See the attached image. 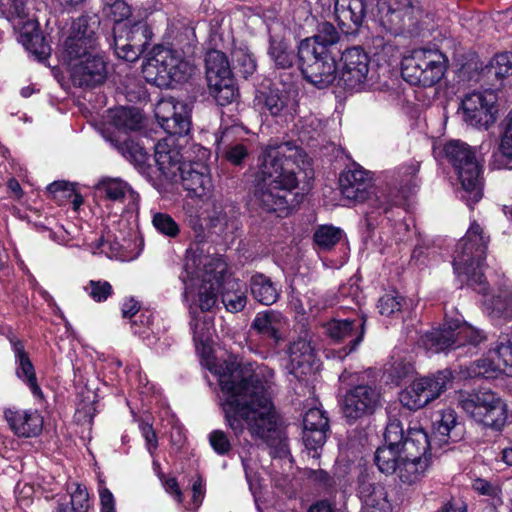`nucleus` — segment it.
Returning a JSON list of instances; mask_svg holds the SVG:
<instances>
[{
    "label": "nucleus",
    "mask_w": 512,
    "mask_h": 512,
    "mask_svg": "<svg viewBox=\"0 0 512 512\" xmlns=\"http://www.w3.org/2000/svg\"><path fill=\"white\" fill-rule=\"evenodd\" d=\"M208 88L210 94L221 106L232 103L238 95L237 88L234 85L233 77H224V79L217 81V85L215 86H212L211 83H208Z\"/></svg>",
    "instance_id": "79ce46f5"
},
{
    "label": "nucleus",
    "mask_w": 512,
    "mask_h": 512,
    "mask_svg": "<svg viewBox=\"0 0 512 512\" xmlns=\"http://www.w3.org/2000/svg\"><path fill=\"white\" fill-rule=\"evenodd\" d=\"M489 236L477 222H472L465 236L457 243L453 257L454 271L465 276L469 285L484 295V310L493 319L512 318V286L504 284L492 295L486 293L487 285L483 277Z\"/></svg>",
    "instance_id": "7ed1b4c3"
},
{
    "label": "nucleus",
    "mask_w": 512,
    "mask_h": 512,
    "mask_svg": "<svg viewBox=\"0 0 512 512\" xmlns=\"http://www.w3.org/2000/svg\"><path fill=\"white\" fill-rule=\"evenodd\" d=\"M97 47L95 22L91 24L86 17H79L73 21L69 36L64 42L65 57L70 61H80L88 55L100 54Z\"/></svg>",
    "instance_id": "ddd939ff"
},
{
    "label": "nucleus",
    "mask_w": 512,
    "mask_h": 512,
    "mask_svg": "<svg viewBox=\"0 0 512 512\" xmlns=\"http://www.w3.org/2000/svg\"><path fill=\"white\" fill-rule=\"evenodd\" d=\"M269 55L279 68H289L293 64V58L287 51V45L281 40H270Z\"/></svg>",
    "instance_id": "603ef678"
},
{
    "label": "nucleus",
    "mask_w": 512,
    "mask_h": 512,
    "mask_svg": "<svg viewBox=\"0 0 512 512\" xmlns=\"http://www.w3.org/2000/svg\"><path fill=\"white\" fill-rule=\"evenodd\" d=\"M340 34L330 23L322 24V85L336 84L354 89L369 72V57L360 47L344 52L337 46Z\"/></svg>",
    "instance_id": "20e7f679"
},
{
    "label": "nucleus",
    "mask_w": 512,
    "mask_h": 512,
    "mask_svg": "<svg viewBox=\"0 0 512 512\" xmlns=\"http://www.w3.org/2000/svg\"><path fill=\"white\" fill-rule=\"evenodd\" d=\"M420 10L413 0H401L396 6L389 5L386 11H381L380 27L386 35L377 34L372 37V46L377 54L393 56L397 48L392 38L405 32H412L416 28Z\"/></svg>",
    "instance_id": "423d86ee"
},
{
    "label": "nucleus",
    "mask_w": 512,
    "mask_h": 512,
    "mask_svg": "<svg viewBox=\"0 0 512 512\" xmlns=\"http://www.w3.org/2000/svg\"><path fill=\"white\" fill-rule=\"evenodd\" d=\"M193 71L192 66L176 51L159 47L143 66L148 82L159 87H170L173 83L186 81Z\"/></svg>",
    "instance_id": "9d476101"
},
{
    "label": "nucleus",
    "mask_w": 512,
    "mask_h": 512,
    "mask_svg": "<svg viewBox=\"0 0 512 512\" xmlns=\"http://www.w3.org/2000/svg\"><path fill=\"white\" fill-rule=\"evenodd\" d=\"M152 224L160 234L169 238L177 237L180 232L179 225L167 213H155L152 217Z\"/></svg>",
    "instance_id": "3c124183"
},
{
    "label": "nucleus",
    "mask_w": 512,
    "mask_h": 512,
    "mask_svg": "<svg viewBox=\"0 0 512 512\" xmlns=\"http://www.w3.org/2000/svg\"><path fill=\"white\" fill-rule=\"evenodd\" d=\"M417 173V168L413 165L403 167L398 171V183L400 185L399 194L394 196L389 201H381L379 198L376 199L378 203L376 206L381 207L386 212L388 210L389 205H400L408 196V193L411 191L412 186H415V176Z\"/></svg>",
    "instance_id": "c9c22d12"
},
{
    "label": "nucleus",
    "mask_w": 512,
    "mask_h": 512,
    "mask_svg": "<svg viewBox=\"0 0 512 512\" xmlns=\"http://www.w3.org/2000/svg\"><path fill=\"white\" fill-rule=\"evenodd\" d=\"M320 409H309L303 418V443L308 457L319 458L318 447L320 443Z\"/></svg>",
    "instance_id": "cd10ccee"
},
{
    "label": "nucleus",
    "mask_w": 512,
    "mask_h": 512,
    "mask_svg": "<svg viewBox=\"0 0 512 512\" xmlns=\"http://www.w3.org/2000/svg\"><path fill=\"white\" fill-rule=\"evenodd\" d=\"M498 373L512 377V337L507 335L498 339L486 358L478 360L470 367V375L474 377L495 378Z\"/></svg>",
    "instance_id": "4468645a"
},
{
    "label": "nucleus",
    "mask_w": 512,
    "mask_h": 512,
    "mask_svg": "<svg viewBox=\"0 0 512 512\" xmlns=\"http://www.w3.org/2000/svg\"><path fill=\"white\" fill-rule=\"evenodd\" d=\"M206 79L212 86L224 77H232L231 69L226 55L219 50L207 52L205 57Z\"/></svg>",
    "instance_id": "473e14b6"
},
{
    "label": "nucleus",
    "mask_w": 512,
    "mask_h": 512,
    "mask_svg": "<svg viewBox=\"0 0 512 512\" xmlns=\"http://www.w3.org/2000/svg\"><path fill=\"white\" fill-rule=\"evenodd\" d=\"M97 191L112 201H123L129 186L120 179H105L99 182Z\"/></svg>",
    "instance_id": "49530a36"
},
{
    "label": "nucleus",
    "mask_w": 512,
    "mask_h": 512,
    "mask_svg": "<svg viewBox=\"0 0 512 512\" xmlns=\"http://www.w3.org/2000/svg\"><path fill=\"white\" fill-rule=\"evenodd\" d=\"M446 160L452 165L462 185L461 198L472 206L482 198L481 165L475 151L460 140H450L443 147Z\"/></svg>",
    "instance_id": "39448f33"
},
{
    "label": "nucleus",
    "mask_w": 512,
    "mask_h": 512,
    "mask_svg": "<svg viewBox=\"0 0 512 512\" xmlns=\"http://www.w3.org/2000/svg\"><path fill=\"white\" fill-rule=\"evenodd\" d=\"M219 384L227 398L221 403L226 425L239 438L247 429L268 446L281 444L284 434L278 423L267 381L255 373V363L230 355L218 370Z\"/></svg>",
    "instance_id": "f257e3e1"
},
{
    "label": "nucleus",
    "mask_w": 512,
    "mask_h": 512,
    "mask_svg": "<svg viewBox=\"0 0 512 512\" xmlns=\"http://www.w3.org/2000/svg\"><path fill=\"white\" fill-rule=\"evenodd\" d=\"M178 110L175 115L168 119L169 122H174L176 127L173 129H164L170 135H186L190 131V108L187 104L177 107Z\"/></svg>",
    "instance_id": "8fccbe9b"
},
{
    "label": "nucleus",
    "mask_w": 512,
    "mask_h": 512,
    "mask_svg": "<svg viewBox=\"0 0 512 512\" xmlns=\"http://www.w3.org/2000/svg\"><path fill=\"white\" fill-rule=\"evenodd\" d=\"M151 30L146 22H137L125 31V35L114 37L115 53L129 62L136 61L150 44Z\"/></svg>",
    "instance_id": "f3484780"
},
{
    "label": "nucleus",
    "mask_w": 512,
    "mask_h": 512,
    "mask_svg": "<svg viewBox=\"0 0 512 512\" xmlns=\"http://www.w3.org/2000/svg\"><path fill=\"white\" fill-rule=\"evenodd\" d=\"M429 465L430 459L413 460L402 456L396 472L403 483L413 484L425 475Z\"/></svg>",
    "instance_id": "e433bc0d"
},
{
    "label": "nucleus",
    "mask_w": 512,
    "mask_h": 512,
    "mask_svg": "<svg viewBox=\"0 0 512 512\" xmlns=\"http://www.w3.org/2000/svg\"><path fill=\"white\" fill-rule=\"evenodd\" d=\"M11 342L13 344L17 364L16 375L27 383L35 396L42 397V391L37 383L34 366L24 350V345L19 340Z\"/></svg>",
    "instance_id": "c85d7f7f"
},
{
    "label": "nucleus",
    "mask_w": 512,
    "mask_h": 512,
    "mask_svg": "<svg viewBox=\"0 0 512 512\" xmlns=\"http://www.w3.org/2000/svg\"><path fill=\"white\" fill-rule=\"evenodd\" d=\"M472 488L480 495L488 496L491 497L492 499H497L498 501H501L500 488L496 484H493L485 479L478 478L474 480Z\"/></svg>",
    "instance_id": "0e129e2a"
},
{
    "label": "nucleus",
    "mask_w": 512,
    "mask_h": 512,
    "mask_svg": "<svg viewBox=\"0 0 512 512\" xmlns=\"http://www.w3.org/2000/svg\"><path fill=\"white\" fill-rule=\"evenodd\" d=\"M326 334L335 342L349 340V350L345 355L355 350L362 341L364 334V320L356 319H332L325 325Z\"/></svg>",
    "instance_id": "aec40b11"
},
{
    "label": "nucleus",
    "mask_w": 512,
    "mask_h": 512,
    "mask_svg": "<svg viewBox=\"0 0 512 512\" xmlns=\"http://www.w3.org/2000/svg\"><path fill=\"white\" fill-rule=\"evenodd\" d=\"M89 296L96 302H103L112 294V286L107 281L91 280L85 287Z\"/></svg>",
    "instance_id": "4d7b16f0"
},
{
    "label": "nucleus",
    "mask_w": 512,
    "mask_h": 512,
    "mask_svg": "<svg viewBox=\"0 0 512 512\" xmlns=\"http://www.w3.org/2000/svg\"><path fill=\"white\" fill-rule=\"evenodd\" d=\"M202 282L198 287L197 305L201 311H210L216 304L218 294L221 291V279L223 278V269L219 271L205 270V275H201Z\"/></svg>",
    "instance_id": "393cba45"
},
{
    "label": "nucleus",
    "mask_w": 512,
    "mask_h": 512,
    "mask_svg": "<svg viewBox=\"0 0 512 512\" xmlns=\"http://www.w3.org/2000/svg\"><path fill=\"white\" fill-rule=\"evenodd\" d=\"M432 448L431 441L423 428L412 427L408 430L407 437L402 443L400 450L409 459H430L428 451Z\"/></svg>",
    "instance_id": "a878e982"
},
{
    "label": "nucleus",
    "mask_w": 512,
    "mask_h": 512,
    "mask_svg": "<svg viewBox=\"0 0 512 512\" xmlns=\"http://www.w3.org/2000/svg\"><path fill=\"white\" fill-rule=\"evenodd\" d=\"M339 187L343 198L351 204L364 203L376 195L371 173L359 166L340 174Z\"/></svg>",
    "instance_id": "2eb2a0df"
},
{
    "label": "nucleus",
    "mask_w": 512,
    "mask_h": 512,
    "mask_svg": "<svg viewBox=\"0 0 512 512\" xmlns=\"http://www.w3.org/2000/svg\"><path fill=\"white\" fill-rule=\"evenodd\" d=\"M48 192L56 201L62 202L74 195V186L66 181H55L48 186Z\"/></svg>",
    "instance_id": "bf43d9fd"
},
{
    "label": "nucleus",
    "mask_w": 512,
    "mask_h": 512,
    "mask_svg": "<svg viewBox=\"0 0 512 512\" xmlns=\"http://www.w3.org/2000/svg\"><path fill=\"white\" fill-rule=\"evenodd\" d=\"M382 405V394L375 385L358 384L346 391L341 411L349 423L370 416Z\"/></svg>",
    "instance_id": "f8f14e48"
},
{
    "label": "nucleus",
    "mask_w": 512,
    "mask_h": 512,
    "mask_svg": "<svg viewBox=\"0 0 512 512\" xmlns=\"http://www.w3.org/2000/svg\"><path fill=\"white\" fill-rule=\"evenodd\" d=\"M250 292L252 297L263 305H272L279 298V289L266 275L257 273L250 278Z\"/></svg>",
    "instance_id": "2f4dec72"
},
{
    "label": "nucleus",
    "mask_w": 512,
    "mask_h": 512,
    "mask_svg": "<svg viewBox=\"0 0 512 512\" xmlns=\"http://www.w3.org/2000/svg\"><path fill=\"white\" fill-rule=\"evenodd\" d=\"M358 493L363 503V509H383L390 507L385 488L381 484L375 483L368 478H362L360 480Z\"/></svg>",
    "instance_id": "c756f323"
},
{
    "label": "nucleus",
    "mask_w": 512,
    "mask_h": 512,
    "mask_svg": "<svg viewBox=\"0 0 512 512\" xmlns=\"http://www.w3.org/2000/svg\"><path fill=\"white\" fill-rule=\"evenodd\" d=\"M257 99L272 116L280 115L287 105L286 95L274 86H269L261 91Z\"/></svg>",
    "instance_id": "a19ab883"
},
{
    "label": "nucleus",
    "mask_w": 512,
    "mask_h": 512,
    "mask_svg": "<svg viewBox=\"0 0 512 512\" xmlns=\"http://www.w3.org/2000/svg\"><path fill=\"white\" fill-rule=\"evenodd\" d=\"M139 429L146 440L147 450L152 455L158 446L157 435L152 425L147 422H140Z\"/></svg>",
    "instance_id": "338daca9"
},
{
    "label": "nucleus",
    "mask_w": 512,
    "mask_h": 512,
    "mask_svg": "<svg viewBox=\"0 0 512 512\" xmlns=\"http://www.w3.org/2000/svg\"><path fill=\"white\" fill-rule=\"evenodd\" d=\"M6 421L12 431L20 437H35L40 434L43 419L37 411L6 409Z\"/></svg>",
    "instance_id": "5701e85b"
},
{
    "label": "nucleus",
    "mask_w": 512,
    "mask_h": 512,
    "mask_svg": "<svg viewBox=\"0 0 512 512\" xmlns=\"http://www.w3.org/2000/svg\"><path fill=\"white\" fill-rule=\"evenodd\" d=\"M111 145L121 153L127 160L135 165L141 171L148 167L147 161L149 155L146 150L132 139L126 138L122 141L116 138L109 139Z\"/></svg>",
    "instance_id": "72a5a7b5"
},
{
    "label": "nucleus",
    "mask_w": 512,
    "mask_h": 512,
    "mask_svg": "<svg viewBox=\"0 0 512 512\" xmlns=\"http://www.w3.org/2000/svg\"><path fill=\"white\" fill-rule=\"evenodd\" d=\"M448 60L437 49H416L401 64L403 79L412 85L431 87L444 76Z\"/></svg>",
    "instance_id": "1a4fd4ad"
},
{
    "label": "nucleus",
    "mask_w": 512,
    "mask_h": 512,
    "mask_svg": "<svg viewBox=\"0 0 512 512\" xmlns=\"http://www.w3.org/2000/svg\"><path fill=\"white\" fill-rule=\"evenodd\" d=\"M178 181H181L183 188L195 197L207 195L212 187L208 167L202 162L184 163Z\"/></svg>",
    "instance_id": "6ab92c4d"
},
{
    "label": "nucleus",
    "mask_w": 512,
    "mask_h": 512,
    "mask_svg": "<svg viewBox=\"0 0 512 512\" xmlns=\"http://www.w3.org/2000/svg\"><path fill=\"white\" fill-rule=\"evenodd\" d=\"M402 456L399 447L385 444L377 449L375 462L382 473L390 475L396 472Z\"/></svg>",
    "instance_id": "ea45409f"
},
{
    "label": "nucleus",
    "mask_w": 512,
    "mask_h": 512,
    "mask_svg": "<svg viewBox=\"0 0 512 512\" xmlns=\"http://www.w3.org/2000/svg\"><path fill=\"white\" fill-rule=\"evenodd\" d=\"M21 39L26 49L38 59H45L50 55L51 47L45 37L38 31L21 34Z\"/></svg>",
    "instance_id": "a18cd8bd"
},
{
    "label": "nucleus",
    "mask_w": 512,
    "mask_h": 512,
    "mask_svg": "<svg viewBox=\"0 0 512 512\" xmlns=\"http://www.w3.org/2000/svg\"><path fill=\"white\" fill-rule=\"evenodd\" d=\"M366 6L364 0H335L334 14L339 25L351 28V24L358 27L365 17Z\"/></svg>",
    "instance_id": "bb28decb"
},
{
    "label": "nucleus",
    "mask_w": 512,
    "mask_h": 512,
    "mask_svg": "<svg viewBox=\"0 0 512 512\" xmlns=\"http://www.w3.org/2000/svg\"><path fill=\"white\" fill-rule=\"evenodd\" d=\"M404 439V429L401 421L395 417H390L384 432L385 444L392 447L402 445Z\"/></svg>",
    "instance_id": "6e6d98bb"
},
{
    "label": "nucleus",
    "mask_w": 512,
    "mask_h": 512,
    "mask_svg": "<svg viewBox=\"0 0 512 512\" xmlns=\"http://www.w3.org/2000/svg\"><path fill=\"white\" fill-rule=\"evenodd\" d=\"M452 380L453 374L449 369L416 378L400 392L399 400L410 410L421 409L439 398L451 385Z\"/></svg>",
    "instance_id": "9b49d317"
},
{
    "label": "nucleus",
    "mask_w": 512,
    "mask_h": 512,
    "mask_svg": "<svg viewBox=\"0 0 512 512\" xmlns=\"http://www.w3.org/2000/svg\"><path fill=\"white\" fill-rule=\"evenodd\" d=\"M411 230L406 221H398L392 227L393 241L398 244L407 241L410 238Z\"/></svg>",
    "instance_id": "774afa93"
},
{
    "label": "nucleus",
    "mask_w": 512,
    "mask_h": 512,
    "mask_svg": "<svg viewBox=\"0 0 512 512\" xmlns=\"http://www.w3.org/2000/svg\"><path fill=\"white\" fill-rule=\"evenodd\" d=\"M401 300L402 298L393 295V294H385L378 301V309L382 315L390 316L395 312L400 311L401 309Z\"/></svg>",
    "instance_id": "680f3d73"
},
{
    "label": "nucleus",
    "mask_w": 512,
    "mask_h": 512,
    "mask_svg": "<svg viewBox=\"0 0 512 512\" xmlns=\"http://www.w3.org/2000/svg\"><path fill=\"white\" fill-rule=\"evenodd\" d=\"M457 426V414L454 410L446 409L439 412L433 421V440L438 439L439 444L448 443L449 440L457 441L459 435L454 434Z\"/></svg>",
    "instance_id": "7c9ffc66"
},
{
    "label": "nucleus",
    "mask_w": 512,
    "mask_h": 512,
    "mask_svg": "<svg viewBox=\"0 0 512 512\" xmlns=\"http://www.w3.org/2000/svg\"><path fill=\"white\" fill-rule=\"evenodd\" d=\"M208 441L213 451L219 456H227L232 451L233 445L228 433L216 429L209 433Z\"/></svg>",
    "instance_id": "864d4df0"
},
{
    "label": "nucleus",
    "mask_w": 512,
    "mask_h": 512,
    "mask_svg": "<svg viewBox=\"0 0 512 512\" xmlns=\"http://www.w3.org/2000/svg\"><path fill=\"white\" fill-rule=\"evenodd\" d=\"M288 354L290 362L294 367L307 366L311 368L316 360L314 348L311 347L309 341L303 338H299L290 344Z\"/></svg>",
    "instance_id": "58836bf2"
},
{
    "label": "nucleus",
    "mask_w": 512,
    "mask_h": 512,
    "mask_svg": "<svg viewBox=\"0 0 512 512\" xmlns=\"http://www.w3.org/2000/svg\"><path fill=\"white\" fill-rule=\"evenodd\" d=\"M485 339L482 331L464 322L460 317L446 314L441 328L421 335L418 344L430 353L446 352L465 344L478 345Z\"/></svg>",
    "instance_id": "0eeeda50"
},
{
    "label": "nucleus",
    "mask_w": 512,
    "mask_h": 512,
    "mask_svg": "<svg viewBox=\"0 0 512 512\" xmlns=\"http://www.w3.org/2000/svg\"><path fill=\"white\" fill-rule=\"evenodd\" d=\"M458 405L475 422L494 430H501L507 421V405L490 389L460 391Z\"/></svg>",
    "instance_id": "6e6552de"
},
{
    "label": "nucleus",
    "mask_w": 512,
    "mask_h": 512,
    "mask_svg": "<svg viewBox=\"0 0 512 512\" xmlns=\"http://www.w3.org/2000/svg\"><path fill=\"white\" fill-rule=\"evenodd\" d=\"M343 237V231L333 225H322V251L329 250Z\"/></svg>",
    "instance_id": "e2e57ef3"
},
{
    "label": "nucleus",
    "mask_w": 512,
    "mask_h": 512,
    "mask_svg": "<svg viewBox=\"0 0 512 512\" xmlns=\"http://www.w3.org/2000/svg\"><path fill=\"white\" fill-rule=\"evenodd\" d=\"M0 11L9 21L18 19L20 25L27 17L26 0H0Z\"/></svg>",
    "instance_id": "09e8293b"
},
{
    "label": "nucleus",
    "mask_w": 512,
    "mask_h": 512,
    "mask_svg": "<svg viewBox=\"0 0 512 512\" xmlns=\"http://www.w3.org/2000/svg\"><path fill=\"white\" fill-rule=\"evenodd\" d=\"M220 295L222 303L229 312H239L246 306L245 292L238 289V282L234 278L223 276Z\"/></svg>",
    "instance_id": "f704fd0d"
},
{
    "label": "nucleus",
    "mask_w": 512,
    "mask_h": 512,
    "mask_svg": "<svg viewBox=\"0 0 512 512\" xmlns=\"http://www.w3.org/2000/svg\"><path fill=\"white\" fill-rule=\"evenodd\" d=\"M491 72L500 80L512 76V53H500L491 62Z\"/></svg>",
    "instance_id": "5fc2aeb1"
},
{
    "label": "nucleus",
    "mask_w": 512,
    "mask_h": 512,
    "mask_svg": "<svg viewBox=\"0 0 512 512\" xmlns=\"http://www.w3.org/2000/svg\"><path fill=\"white\" fill-rule=\"evenodd\" d=\"M114 126L123 131H138L142 128L143 116L136 107H119L112 112Z\"/></svg>",
    "instance_id": "4c0bfd02"
},
{
    "label": "nucleus",
    "mask_w": 512,
    "mask_h": 512,
    "mask_svg": "<svg viewBox=\"0 0 512 512\" xmlns=\"http://www.w3.org/2000/svg\"><path fill=\"white\" fill-rule=\"evenodd\" d=\"M186 103L178 101L174 97L162 98L155 107V117L163 129H173L176 127L174 122H169L168 119L175 115L178 110L177 107L185 105Z\"/></svg>",
    "instance_id": "37998d69"
},
{
    "label": "nucleus",
    "mask_w": 512,
    "mask_h": 512,
    "mask_svg": "<svg viewBox=\"0 0 512 512\" xmlns=\"http://www.w3.org/2000/svg\"><path fill=\"white\" fill-rule=\"evenodd\" d=\"M107 74V61L100 53L97 55H88L87 58L75 63L72 68L71 76L74 85L94 88L105 82Z\"/></svg>",
    "instance_id": "a211bd4d"
},
{
    "label": "nucleus",
    "mask_w": 512,
    "mask_h": 512,
    "mask_svg": "<svg viewBox=\"0 0 512 512\" xmlns=\"http://www.w3.org/2000/svg\"><path fill=\"white\" fill-rule=\"evenodd\" d=\"M287 325V319L276 310H266L257 313L251 327L260 335L278 344L282 339L281 331Z\"/></svg>",
    "instance_id": "b1692460"
},
{
    "label": "nucleus",
    "mask_w": 512,
    "mask_h": 512,
    "mask_svg": "<svg viewBox=\"0 0 512 512\" xmlns=\"http://www.w3.org/2000/svg\"><path fill=\"white\" fill-rule=\"evenodd\" d=\"M75 489L71 492V499L68 503L75 512H88L90 507L89 495L85 487L74 484Z\"/></svg>",
    "instance_id": "13d9d810"
},
{
    "label": "nucleus",
    "mask_w": 512,
    "mask_h": 512,
    "mask_svg": "<svg viewBox=\"0 0 512 512\" xmlns=\"http://www.w3.org/2000/svg\"><path fill=\"white\" fill-rule=\"evenodd\" d=\"M296 169L314 178L312 159L293 141L269 144L256 176L254 201L265 212L287 216L298 204L292 191L298 185Z\"/></svg>",
    "instance_id": "f03ea898"
},
{
    "label": "nucleus",
    "mask_w": 512,
    "mask_h": 512,
    "mask_svg": "<svg viewBox=\"0 0 512 512\" xmlns=\"http://www.w3.org/2000/svg\"><path fill=\"white\" fill-rule=\"evenodd\" d=\"M234 68L237 69L244 78L252 75L256 70V59L252 53L244 49H235L232 53Z\"/></svg>",
    "instance_id": "de8ad7c7"
},
{
    "label": "nucleus",
    "mask_w": 512,
    "mask_h": 512,
    "mask_svg": "<svg viewBox=\"0 0 512 512\" xmlns=\"http://www.w3.org/2000/svg\"><path fill=\"white\" fill-rule=\"evenodd\" d=\"M496 97L491 92L471 93L462 100L463 120L474 127L488 129L494 122Z\"/></svg>",
    "instance_id": "dca6fc26"
},
{
    "label": "nucleus",
    "mask_w": 512,
    "mask_h": 512,
    "mask_svg": "<svg viewBox=\"0 0 512 512\" xmlns=\"http://www.w3.org/2000/svg\"><path fill=\"white\" fill-rule=\"evenodd\" d=\"M155 162L166 180L178 182L185 163L178 148L171 146L166 140L158 142L155 146Z\"/></svg>",
    "instance_id": "4be33fe9"
},
{
    "label": "nucleus",
    "mask_w": 512,
    "mask_h": 512,
    "mask_svg": "<svg viewBox=\"0 0 512 512\" xmlns=\"http://www.w3.org/2000/svg\"><path fill=\"white\" fill-rule=\"evenodd\" d=\"M499 151L505 162L498 166L512 168V109L503 120V132L500 139Z\"/></svg>",
    "instance_id": "c03bdc74"
},
{
    "label": "nucleus",
    "mask_w": 512,
    "mask_h": 512,
    "mask_svg": "<svg viewBox=\"0 0 512 512\" xmlns=\"http://www.w3.org/2000/svg\"><path fill=\"white\" fill-rule=\"evenodd\" d=\"M319 36L315 35L300 42L298 58L300 70L304 79L319 88L320 83V55L317 50Z\"/></svg>",
    "instance_id": "412c9836"
},
{
    "label": "nucleus",
    "mask_w": 512,
    "mask_h": 512,
    "mask_svg": "<svg viewBox=\"0 0 512 512\" xmlns=\"http://www.w3.org/2000/svg\"><path fill=\"white\" fill-rule=\"evenodd\" d=\"M223 155L231 164L241 166L248 157V149L243 144H234L227 146L223 150Z\"/></svg>",
    "instance_id": "052dcab7"
},
{
    "label": "nucleus",
    "mask_w": 512,
    "mask_h": 512,
    "mask_svg": "<svg viewBox=\"0 0 512 512\" xmlns=\"http://www.w3.org/2000/svg\"><path fill=\"white\" fill-rule=\"evenodd\" d=\"M104 14L114 22L118 23L130 15V7L124 0H120L111 8H108Z\"/></svg>",
    "instance_id": "69168bd1"
}]
</instances>
